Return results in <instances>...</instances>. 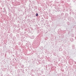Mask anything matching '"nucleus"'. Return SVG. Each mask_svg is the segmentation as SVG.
<instances>
[{"label": "nucleus", "mask_w": 76, "mask_h": 76, "mask_svg": "<svg viewBox=\"0 0 76 76\" xmlns=\"http://www.w3.org/2000/svg\"><path fill=\"white\" fill-rule=\"evenodd\" d=\"M38 14H36V16H38Z\"/></svg>", "instance_id": "nucleus-1"}]
</instances>
